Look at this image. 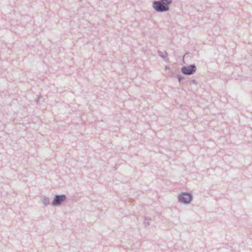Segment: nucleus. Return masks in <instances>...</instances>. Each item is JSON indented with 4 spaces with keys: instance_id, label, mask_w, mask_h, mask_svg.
<instances>
[{
    "instance_id": "1",
    "label": "nucleus",
    "mask_w": 252,
    "mask_h": 252,
    "mask_svg": "<svg viewBox=\"0 0 252 252\" xmlns=\"http://www.w3.org/2000/svg\"><path fill=\"white\" fill-rule=\"evenodd\" d=\"M161 1L163 4L160 1H155L153 5L154 8L158 11H163L168 10L169 7L168 4L171 2L172 0H161Z\"/></svg>"
},
{
    "instance_id": "2",
    "label": "nucleus",
    "mask_w": 252,
    "mask_h": 252,
    "mask_svg": "<svg viewBox=\"0 0 252 252\" xmlns=\"http://www.w3.org/2000/svg\"><path fill=\"white\" fill-rule=\"evenodd\" d=\"M195 66L193 65L182 68V72L185 74H191L195 71Z\"/></svg>"
},
{
    "instance_id": "3",
    "label": "nucleus",
    "mask_w": 252,
    "mask_h": 252,
    "mask_svg": "<svg viewBox=\"0 0 252 252\" xmlns=\"http://www.w3.org/2000/svg\"><path fill=\"white\" fill-rule=\"evenodd\" d=\"M192 199L191 196L188 193H183L179 197V200L185 203H189Z\"/></svg>"
},
{
    "instance_id": "4",
    "label": "nucleus",
    "mask_w": 252,
    "mask_h": 252,
    "mask_svg": "<svg viewBox=\"0 0 252 252\" xmlns=\"http://www.w3.org/2000/svg\"><path fill=\"white\" fill-rule=\"evenodd\" d=\"M66 199L65 195H57L56 196L53 202L54 205H57L61 204V203Z\"/></svg>"
}]
</instances>
